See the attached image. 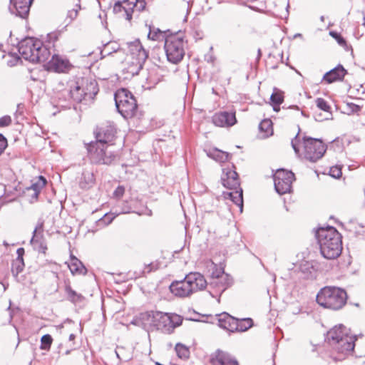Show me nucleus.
<instances>
[{"label":"nucleus","instance_id":"nucleus-1","mask_svg":"<svg viewBox=\"0 0 365 365\" xmlns=\"http://www.w3.org/2000/svg\"><path fill=\"white\" fill-rule=\"evenodd\" d=\"M320 252L328 259L337 258L342 251L341 235L334 227H320L316 233Z\"/></svg>","mask_w":365,"mask_h":365},{"label":"nucleus","instance_id":"nucleus-2","mask_svg":"<svg viewBox=\"0 0 365 365\" xmlns=\"http://www.w3.org/2000/svg\"><path fill=\"white\" fill-rule=\"evenodd\" d=\"M140 319L145 326L153 327L163 333H171L173 329L182 323L178 314H169L161 312H146L141 313Z\"/></svg>","mask_w":365,"mask_h":365},{"label":"nucleus","instance_id":"nucleus-3","mask_svg":"<svg viewBox=\"0 0 365 365\" xmlns=\"http://www.w3.org/2000/svg\"><path fill=\"white\" fill-rule=\"evenodd\" d=\"M302 140L303 152L302 154H300L299 147L300 143L299 133L292 140V147L297 155L303 156L305 160L312 163H315L323 157L326 152L327 147L320 139L304 137Z\"/></svg>","mask_w":365,"mask_h":365},{"label":"nucleus","instance_id":"nucleus-4","mask_svg":"<svg viewBox=\"0 0 365 365\" xmlns=\"http://www.w3.org/2000/svg\"><path fill=\"white\" fill-rule=\"evenodd\" d=\"M19 52L25 60L32 63H44L51 55L48 48L43 46L40 40L32 37L19 42Z\"/></svg>","mask_w":365,"mask_h":365},{"label":"nucleus","instance_id":"nucleus-5","mask_svg":"<svg viewBox=\"0 0 365 365\" xmlns=\"http://www.w3.org/2000/svg\"><path fill=\"white\" fill-rule=\"evenodd\" d=\"M88 155L93 164L110 166L116 163L120 156L113 150V144L90 143L87 145Z\"/></svg>","mask_w":365,"mask_h":365},{"label":"nucleus","instance_id":"nucleus-6","mask_svg":"<svg viewBox=\"0 0 365 365\" xmlns=\"http://www.w3.org/2000/svg\"><path fill=\"white\" fill-rule=\"evenodd\" d=\"M346 291L336 287H324L317 295V302L320 306L333 310L341 309L346 304Z\"/></svg>","mask_w":365,"mask_h":365},{"label":"nucleus","instance_id":"nucleus-7","mask_svg":"<svg viewBox=\"0 0 365 365\" xmlns=\"http://www.w3.org/2000/svg\"><path fill=\"white\" fill-rule=\"evenodd\" d=\"M221 180L224 187L232 190L224 192L225 198L231 200L240 207L242 212L243 207L242 190L240 187L238 174L235 170H228L226 173H224Z\"/></svg>","mask_w":365,"mask_h":365},{"label":"nucleus","instance_id":"nucleus-8","mask_svg":"<svg viewBox=\"0 0 365 365\" xmlns=\"http://www.w3.org/2000/svg\"><path fill=\"white\" fill-rule=\"evenodd\" d=\"M116 108L124 118L134 117L138 110L136 100L127 89L118 90L114 96Z\"/></svg>","mask_w":365,"mask_h":365},{"label":"nucleus","instance_id":"nucleus-9","mask_svg":"<svg viewBox=\"0 0 365 365\" xmlns=\"http://www.w3.org/2000/svg\"><path fill=\"white\" fill-rule=\"evenodd\" d=\"M185 42L180 35L168 36L165 42V51L168 60L173 63H178L185 56Z\"/></svg>","mask_w":365,"mask_h":365},{"label":"nucleus","instance_id":"nucleus-10","mask_svg":"<svg viewBox=\"0 0 365 365\" xmlns=\"http://www.w3.org/2000/svg\"><path fill=\"white\" fill-rule=\"evenodd\" d=\"M232 284V279L228 274L222 269H216L207 282L209 292L212 297H220Z\"/></svg>","mask_w":365,"mask_h":365},{"label":"nucleus","instance_id":"nucleus-11","mask_svg":"<svg viewBox=\"0 0 365 365\" xmlns=\"http://www.w3.org/2000/svg\"><path fill=\"white\" fill-rule=\"evenodd\" d=\"M128 49L133 60L128 67V71L133 76L138 75L148 57V52L144 49L139 40L129 43Z\"/></svg>","mask_w":365,"mask_h":365},{"label":"nucleus","instance_id":"nucleus-12","mask_svg":"<svg viewBox=\"0 0 365 365\" xmlns=\"http://www.w3.org/2000/svg\"><path fill=\"white\" fill-rule=\"evenodd\" d=\"M356 340V336L350 334L346 336L344 340L333 342V345L331 348L333 351L334 359L336 361H341L351 354L354 351Z\"/></svg>","mask_w":365,"mask_h":365},{"label":"nucleus","instance_id":"nucleus-13","mask_svg":"<svg viewBox=\"0 0 365 365\" xmlns=\"http://www.w3.org/2000/svg\"><path fill=\"white\" fill-rule=\"evenodd\" d=\"M294 174L289 170L279 169L274 175V187L279 195L290 192L294 180Z\"/></svg>","mask_w":365,"mask_h":365},{"label":"nucleus","instance_id":"nucleus-14","mask_svg":"<svg viewBox=\"0 0 365 365\" xmlns=\"http://www.w3.org/2000/svg\"><path fill=\"white\" fill-rule=\"evenodd\" d=\"M116 129L113 123H108L98 128L96 131V141L103 144H112L114 140Z\"/></svg>","mask_w":365,"mask_h":365},{"label":"nucleus","instance_id":"nucleus-15","mask_svg":"<svg viewBox=\"0 0 365 365\" xmlns=\"http://www.w3.org/2000/svg\"><path fill=\"white\" fill-rule=\"evenodd\" d=\"M34 0H10L9 9L12 14L21 19L29 16L31 6Z\"/></svg>","mask_w":365,"mask_h":365},{"label":"nucleus","instance_id":"nucleus-16","mask_svg":"<svg viewBox=\"0 0 365 365\" xmlns=\"http://www.w3.org/2000/svg\"><path fill=\"white\" fill-rule=\"evenodd\" d=\"M43 222H38L33 232L31 244L33 245L34 250L45 254L47 250V245L43 235Z\"/></svg>","mask_w":365,"mask_h":365},{"label":"nucleus","instance_id":"nucleus-17","mask_svg":"<svg viewBox=\"0 0 365 365\" xmlns=\"http://www.w3.org/2000/svg\"><path fill=\"white\" fill-rule=\"evenodd\" d=\"M48 71H53L58 73L67 72L71 67L69 61L59 55H53L51 59L48 61L46 65Z\"/></svg>","mask_w":365,"mask_h":365},{"label":"nucleus","instance_id":"nucleus-18","mask_svg":"<svg viewBox=\"0 0 365 365\" xmlns=\"http://www.w3.org/2000/svg\"><path fill=\"white\" fill-rule=\"evenodd\" d=\"M133 2L130 0L118 1L113 6V12L119 18L130 21L133 17Z\"/></svg>","mask_w":365,"mask_h":365},{"label":"nucleus","instance_id":"nucleus-19","mask_svg":"<svg viewBox=\"0 0 365 365\" xmlns=\"http://www.w3.org/2000/svg\"><path fill=\"white\" fill-rule=\"evenodd\" d=\"M351 334L350 329H347L343 324H339L334 327L327 331L326 340L330 346L333 345V342L342 341L344 339Z\"/></svg>","mask_w":365,"mask_h":365},{"label":"nucleus","instance_id":"nucleus-20","mask_svg":"<svg viewBox=\"0 0 365 365\" xmlns=\"http://www.w3.org/2000/svg\"><path fill=\"white\" fill-rule=\"evenodd\" d=\"M170 292L179 297H187L193 294L185 277L180 281H174L170 285Z\"/></svg>","mask_w":365,"mask_h":365},{"label":"nucleus","instance_id":"nucleus-21","mask_svg":"<svg viewBox=\"0 0 365 365\" xmlns=\"http://www.w3.org/2000/svg\"><path fill=\"white\" fill-rule=\"evenodd\" d=\"M212 120L213 123L219 127H230L237 123L235 113L227 111L215 113Z\"/></svg>","mask_w":365,"mask_h":365},{"label":"nucleus","instance_id":"nucleus-22","mask_svg":"<svg viewBox=\"0 0 365 365\" xmlns=\"http://www.w3.org/2000/svg\"><path fill=\"white\" fill-rule=\"evenodd\" d=\"M212 365H239L236 358L228 352L217 350L210 359Z\"/></svg>","mask_w":365,"mask_h":365},{"label":"nucleus","instance_id":"nucleus-23","mask_svg":"<svg viewBox=\"0 0 365 365\" xmlns=\"http://www.w3.org/2000/svg\"><path fill=\"white\" fill-rule=\"evenodd\" d=\"M185 277L193 293L203 290L207 286V280L200 272H190Z\"/></svg>","mask_w":365,"mask_h":365},{"label":"nucleus","instance_id":"nucleus-24","mask_svg":"<svg viewBox=\"0 0 365 365\" xmlns=\"http://www.w3.org/2000/svg\"><path fill=\"white\" fill-rule=\"evenodd\" d=\"M347 71L341 64L327 72L322 78V81L327 83H331L336 81H341L344 79Z\"/></svg>","mask_w":365,"mask_h":365},{"label":"nucleus","instance_id":"nucleus-25","mask_svg":"<svg viewBox=\"0 0 365 365\" xmlns=\"http://www.w3.org/2000/svg\"><path fill=\"white\" fill-rule=\"evenodd\" d=\"M299 271L305 279L315 278L317 272V264L314 262L304 261L301 263Z\"/></svg>","mask_w":365,"mask_h":365},{"label":"nucleus","instance_id":"nucleus-26","mask_svg":"<svg viewBox=\"0 0 365 365\" xmlns=\"http://www.w3.org/2000/svg\"><path fill=\"white\" fill-rule=\"evenodd\" d=\"M82 92L86 95L88 100H92L98 92V84L96 81L82 80Z\"/></svg>","mask_w":365,"mask_h":365},{"label":"nucleus","instance_id":"nucleus-27","mask_svg":"<svg viewBox=\"0 0 365 365\" xmlns=\"http://www.w3.org/2000/svg\"><path fill=\"white\" fill-rule=\"evenodd\" d=\"M237 318H235L227 313L219 315L218 325L220 327L230 331H235Z\"/></svg>","mask_w":365,"mask_h":365},{"label":"nucleus","instance_id":"nucleus-28","mask_svg":"<svg viewBox=\"0 0 365 365\" xmlns=\"http://www.w3.org/2000/svg\"><path fill=\"white\" fill-rule=\"evenodd\" d=\"M17 257L13 260L11 264V272L14 277H17L24 269V262L23 256L24 255V250L20 247L16 251Z\"/></svg>","mask_w":365,"mask_h":365},{"label":"nucleus","instance_id":"nucleus-29","mask_svg":"<svg viewBox=\"0 0 365 365\" xmlns=\"http://www.w3.org/2000/svg\"><path fill=\"white\" fill-rule=\"evenodd\" d=\"M46 184V180L43 176H39L34 182H32L31 186L27 188L29 191H33L31 194L32 199L37 200L41 190L44 187Z\"/></svg>","mask_w":365,"mask_h":365},{"label":"nucleus","instance_id":"nucleus-30","mask_svg":"<svg viewBox=\"0 0 365 365\" xmlns=\"http://www.w3.org/2000/svg\"><path fill=\"white\" fill-rule=\"evenodd\" d=\"M68 266L69 267L71 272L73 274H85L86 273V267H84L83 263L76 257L72 256L71 257V262Z\"/></svg>","mask_w":365,"mask_h":365},{"label":"nucleus","instance_id":"nucleus-31","mask_svg":"<svg viewBox=\"0 0 365 365\" xmlns=\"http://www.w3.org/2000/svg\"><path fill=\"white\" fill-rule=\"evenodd\" d=\"M67 95L76 102H81L83 100H88L86 95L82 92L81 86L77 82L73 88L65 91Z\"/></svg>","mask_w":365,"mask_h":365},{"label":"nucleus","instance_id":"nucleus-32","mask_svg":"<svg viewBox=\"0 0 365 365\" xmlns=\"http://www.w3.org/2000/svg\"><path fill=\"white\" fill-rule=\"evenodd\" d=\"M272 105L274 111L280 110L279 105L284 101V93L279 89L274 88L270 97Z\"/></svg>","mask_w":365,"mask_h":365},{"label":"nucleus","instance_id":"nucleus-33","mask_svg":"<svg viewBox=\"0 0 365 365\" xmlns=\"http://www.w3.org/2000/svg\"><path fill=\"white\" fill-rule=\"evenodd\" d=\"M65 292L67 296V299L73 304L81 302L84 299L83 296L74 291L69 284H66Z\"/></svg>","mask_w":365,"mask_h":365},{"label":"nucleus","instance_id":"nucleus-34","mask_svg":"<svg viewBox=\"0 0 365 365\" xmlns=\"http://www.w3.org/2000/svg\"><path fill=\"white\" fill-rule=\"evenodd\" d=\"M259 129L262 138H266L273 134L272 122L269 119H264L259 125Z\"/></svg>","mask_w":365,"mask_h":365},{"label":"nucleus","instance_id":"nucleus-35","mask_svg":"<svg viewBox=\"0 0 365 365\" xmlns=\"http://www.w3.org/2000/svg\"><path fill=\"white\" fill-rule=\"evenodd\" d=\"M95 178L92 171L85 170L82 173L80 186L82 188H88L94 183Z\"/></svg>","mask_w":365,"mask_h":365},{"label":"nucleus","instance_id":"nucleus-36","mask_svg":"<svg viewBox=\"0 0 365 365\" xmlns=\"http://www.w3.org/2000/svg\"><path fill=\"white\" fill-rule=\"evenodd\" d=\"M207 155L210 158L219 163L226 162L230 158V154L228 153L222 151L217 148L210 150Z\"/></svg>","mask_w":365,"mask_h":365},{"label":"nucleus","instance_id":"nucleus-37","mask_svg":"<svg viewBox=\"0 0 365 365\" xmlns=\"http://www.w3.org/2000/svg\"><path fill=\"white\" fill-rule=\"evenodd\" d=\"M253 326V321L251 318L237 319L235 331H246Z\"/></svg>","mask_w":365,"mask_h":365},{"label":"nucleus","instance_id":"nucleus-38","mask_svg":"<svg viewBox=\"0 0 365 365\" xmlns=\"http://www.w3.org/2000/svg\"><path fill=\"white\" fill-rule=\"evenodd\" d=\"M175 349L178 356L182 359H186L190 356L188 348L182 344H177Z\"/></svg>","mask_w":365,"mask_h":365},{"label":"nucleus","instance_id":"nucleus-39","mask_svg":"<svg viewBox=\"0 0 365 365\" xmlns=\"http://www.w3.org/2000/svg\"><path fill=\"white\" fill-rule=\"evenodd\" d=\"M316 103H317V108L320 110L324 111L327 115H331L330 106H329V104L324 99H323L322 98H318L316 100Z\"/></svg>","mask_w":365,"mask_h":365},{"label":"nucleus","instance_id":"nucleus-40","mask_svg":"<svg viewBox=\"0 0 365 365\" xmlns=\"http://www.w3.org/2000/svg\"><path fill=\"white\" fill-rule=\"evenodd\" d=\"M53 341V339L50 334H45L41 339V349L49 350Z\"/></svg>","mask_w":365,"mask_h":365},{"label":"nucleus","instance_id":"nucleus-41","mask_svg":"<svg viewBox=\"0 0 365 365\" xmlns=\"http://www.w3.org/2000/svg\"><path fill=\"white\" fill-rule=\"evenodd\" d=\"M329 34L331 36H332L337 43L342 47H344L346 50H349V46L346 43V40L337 32L336 31H330Z\"/></svg>","mask_w":365,"mask_h":365},{"label":"nucleus","instance_id":"nucleus-42","mask_svg":"<svg viewBox=\"0 0 365 365\" xmlns=\"http://www.w3.org/2000/svg\"><path fill=\"white\" fill-rule=\"evenodd\" d=\"M149 33H148V38L153 40V41H156V40H158L160 36H163V33L162 31L159 29H155V28H151V26L149 27Z\"/></svg>","mask_w":365,"mask_h":365},{"label":"nucleus","instance_id":"nucleus-43","mask_svg":"<svg viewBox=\"0 0 365 365\" xmlns=\"http://www.w3.org/2000/svg\"><path fill=\"white\" fill-rule=\"evenodd\" d=\"M78 13V9H73L68 11L67 16L65 19V23H66V26L70 24L77 17Z\"/></svg>","mask_w":365,"mask_h":365},{"label":"nucleus","instance_id":"nucleus-44","mask_svg":"<svg viewBox=\"0 0 365 365\" xmlns=\"http://www.w3.org/2000/svg\"><path fill=\"white\" fill-rule=\"evenodd\" d=\"M329 174L334 178H339L341 176V169L338 166H333L330 168Z\"/></svg>","mask_w":365,"mask_h":365},{"label":"nucleus","instance_id":"nucleus-45","mask_svg":"<svg viewBox=\"0 0 365 365\" xmlns=\"http://www.w3.org/2000/svg\"><path fill=\"white\" fill-rule=\"evenodd\" d=\"M11 123V118L9 115H4L0 118V127L8 126Z\"/></svg>","mask_w":365,"mask_h":365},{"label":"nucleus","instance_id":"nucleus-46","mask_svg":"<svg viewBox=\"0 0 365 365\" xmlns=\"http://www.w3.org/2000/svg\"><path fill=\"white\" fill-rule=\"evenodd\" d=\"M347 109L351 113H358L361 110V107L358 105H356L353 103H349L346 104Z\"/></svg>","mask_w":365,"mask_h":365},{"label":"nucleus","instance_id":"nucleus-47","mask_svg":"<svg viewBox=\"0 0 365 365\" xmlns=\"http://www.w3.org/2000/svg\"><path fill=\"white\" fill-rule=\"evenodd\" d=\"M7 146V140L6 138L0 134V155L4 151Z\"/></svg>","mask_w":365,"mask_h":365},{"label":"nucleus","instance_id":"nucleus-48","mask_svg":"<svg viewBox=\"0 0 365 365\" xmlns=\"http://www.w3.org/2000/svg\"><path fill=\"white\" fill-rule=\"evenodd\" d=\"M329 116L330 115H327V114L325 116H322L321 113H317V112H315V114H314V118L317 121H323L324 120L329 119Z\"/></svg>","mask_w":365,"mask_h":365},{"label":"nucleus","instance_id":"nucleus-49","mask_svg":"<svg viewBox=\"0 0 365 365\" xmlns=\"http://www.w3.org/2000/svg\"><path fill=\"white\" fill-rule=\"evenodd\" d=\"M124 191H125V190H124L123 187L118 186L114 192V195L118 197H120L123 196Z\"/></svg>","mask_w":365,"mask_h":365},{"label":"nucleus","instance_id":"nucleus-50","mask_svg":"<svg viewBox=\"0 0 365 365\" xmlns=\"http://www.w3.org/2000/svg\"><path fill=\"white\" fill-rule=\"evenodd\" d=\"M115 216H112L110 217V215H109L108 214H106L103 217V218L101 220L103 222H106V225H109L110 223H111V222L113 220V219L115 218Z\"/></svg>","mask_w":365,"mask_h":365},{"label":"nucleus","instance_id":"nucleus-51","mask_svg":"<svg viewBox=\"0 0 365 365\" xmlns=\"http://www.w3.org/2000/svg\"><path fill=\"white\" fill-rule=\"evenodd\" d=\"M48 37L49 38V41H55L58 38L57 34L55 33L48 34Z\"/></svg>","mask_w":365,"mask_h":365},{"label":"nucleus","instance_id":"nucleus-52","mask_svg":"<svg viewBox=\"0 0 365 365\" xmlns=\"http://www.w3.org/2000/svg\"><path fill=\"white\" fill-rule=\"evenodd\" d=\"M75 338H76V335L73 334H71L69 336V341H73L75 339Z\"/></svg>","mask_w":365,"mask_h":365},{"label":"nucleus","instance_id":"nucleus-53","mask_svg":"<svg viewBox=\"0 0 365 365\" xmlns=\"http://www.w3.org/2000/svg\"><path fill=\"white\" fill-rule=\"evenodd\" d=\"M290 109H294V110H299V108L298 106H292L289 107Z\"/></svg>","mask_w":365,"mask_h":365},{"label":"nucleus","instance_id":"nucleus-54","mask_svg":"<svg viewBox=\"0 0 365 365\" xmlns=\"http://www.w3.org/2000/svg\"><path fill=\"white\" fill-rule=\"evenodd\" d=\"M130 212V209L124 210L123 211V213H128V212Z\"/></svg>","mask_w":365,"mask_h":365},{"label":"nucleus","instance_id":"nucleus-55","mask_svg":"<svg viewBox=\"0 0 365 365\" xmlns=\"http://www.w3.org/2000/svg\"><path fill=\"white\" fill-rule=\"evenodd\" d=\"M70 353H71V350L68 349V350L66 351L65 354L68 355Z\"/></svg>","mask_w":365,"mask_h":365},{"label":"nucleus","instance_id":"nucleus-56","mask_svg":"<svg viewBox=\"0 0 365 365\" xmlns=\"http://www.w3.org/2000/svg\"><path fill=\"white\" fill-rule=\"evenodd\" d=\"M363 25L365 26V16H364L363 17Z\"/></svg>","mask_w":365,"mask_h":365},{"label":"nucleus","instance_id":"nucleus-57","mask_svg":"<svg viewBox=\"0 0 365 365\" xmlns=\"http://www.w3.org/2000/svg\"><path fill=\"white\" fill-rule=\"evenodd\" d=\"M151 270H152V268H150V269L148 271V272H150V271H151Z\"/></svg>","mask_w":365,"mask_h":365}]
</instances>
